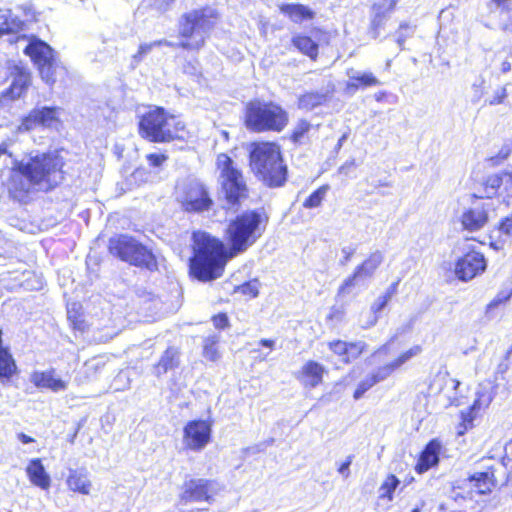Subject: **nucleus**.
I'll return each mask as SVG.
<instances>
[{"mask_svg": "<svg viewBox=\"0 0 512 512\" xmlns=\"http://www.w3.org/2000/svg\"><path fill=\"white\" fill-rule=\"evenodd\" d=\"M414 31H415L414 27H412L408 23L404 22V23L400 24L399 29L396 33V42H397L400 50L404 49V43H405L406 39L412 37V35L414 34Z\"/></svg>", "mask_w": 512, "mask_h": 512, "instance_id": "nucleus-42", "label": "nucleus"}, {"mask_svg": "<svg viewBox=\"0 0 512 512\" xmlns=\"http://www.w3.org/2000/svg\"><path fill=\"white\" fill-rule=\"evenodd\" d=\"M346 139V135H343L339 140H338V147H341L343 142L345 141Z\"/></svg>", "mask_w": 512, "mask_h": 512, "instance_id": "nucleus-64", "label": "nucleus"}, {"mask_svg": "<svg viewBox=\"0 0 512 512\" xmlns=\"http://www.w3.org/2000/svg\"><path fill=\"white\" fill-rule=\"evenodd\" d=\"M161 43L162 42H158V40L150 43H141L138 51L132 56L131 66L133 68L137 67L140 62L153 51V49L161 47Z\"/></svg>", "mask_w": 512, "mask_h": 512, "instance_id": "nucleus-38", "label": "nucleus"}, {"mask_svg": "<svg viewBox=\"0 0 512 512\" xmlns=\"http://www.w3.org/2000/svg\"><path fill=\"white\" fill-rule=\"evenodd\" d=\"M66 483L71 491L83 495H89L92 488L89 472L86 468L69 469Z\"/></svg>", "mask_w": 512, "mask_h": 512, "instance_id": "nucleus-29", "label": "nucleus"}, {"mask_svg": "<svg viewBox=\"0 0 512 512\" xmlns=\"http://www.w3.org/2000/svg\"><path fill=\"white\" fill-rule=\"evenodd\" d=\"M6 153H8V150H7V144L2 143V144L0 145V155H2V154H6Z\"/></svg>", "mask_w": 512, "mask_h": 512, "instance_id": "nucleus-62", "label": "nucleus"}, {"mask_svg": "<svg viewBox=\"0 0 512 512\" xmlns=\"http://www.w3.org/2000/svg\"><path fill=\"white\" fill-rule=\"evenodd\" d=\"M267 218L259 210H247L232 219L226 235L229 255L222 242L206 232H194V256L190 260L191 275L201 282L222 276L229 258L245 252L264 233Z\"/></svg>", "mask_w": 512, "mask_h": 512, "instance_id": "nucleus-1", "label": "nucleus"}, {"mask_svg": "<svg viewBox=\"0 0 512 512\" xmlns=\"http://www.w3.org/2000/svg\"><path fill=\"white\" fill-rule=\"evenodd\" d=\"M216 12L212 8L193 10L184 14L179 24V34L183 40L174 43L166 39L158 42L162 46L183 48L186 50H199L205 44L206 38L215 25Z\"/></svg>", "mask_w": 512, "mask_h": 512, "instance_id": "nucleus-4", "label": "nucleus"}, {"mask_svg": "<svg viewBox=\"0 0 512 512\" xmlns=\"http://www.w3.org/2000/svg\"><path fill=\"white\" fill-rule=\"evenodd\" d=\"M324 372L323 365L310 360L302 366L297 378L305 387L315 388L322 382Z\"/></svg>", "mask_w": 512, "mask_h": 512, "instance_id": "nucleus-28", "label": "nucleus"}, {"mask_svg": "<svg viewBox=\"0 0 512 512\" xmlns=\"http://www.w3.org/2000/svg\"><path fill=\"white\" fill-rule=\"evenodd\" d=\"M168 159L164 153H150L146 155V160L151 167H161Z\"/></svg>", "mask_w": 512, "mask_h": 512, "instance_id": "nucleus-52", "label": "nucleus"}, {"mask_svg": "<svg viewBox=\"0 0 512 512\" xmlns=\"http://www.w3.org/2000/svg\"><path fill=\"white\" fill-rule=\"evenodd\" d=\"M325 101V95L317 92H309L299 98V108L312 110Z\"/></svg>", "mask_w": 512, "mask_h": 512, "instance_id": "nucleus-37", "label": "nucleus"}, {"mask_svg": "<svg viewBox=\"0 0 512 512\" xmlns=\"http://www.w3.org/2000/svg\"><path fill=\"white\" fill-rule=\"evenodd\" d=\"M60 108L43 106L34 108L30 113L23 118L19 125V131H31L37 127H51L52 124L58 121Z\"/></svg>", "mask_w": 512, "mask_h": 512, "instance_id": "nucleus-19", "label": "nucleus"}, {"mask_svg": "<svg viewBox=\"0 0 512 512\" xmlns=\"http://www.w3.org/2000/svg\"><path fill=\"white\" fill-rule=\"evenodd\" d=\"M352 459H353V456H351V455L348 456L347 460L344 463H342L338 469V472L345 477H348V475H349V467L352 463Z\"/></svg>", "mask_w": 512, "mask_h": 512, "instance_id": "nucleus-57", "label": "nucleus"}, {"mask_svg": "<svg viewBox=\"0 0 512 512\" xmlns=\"http://www.w3.org/2000/svg\"><path fill=\"white\" fill-rule=\"evenodd\" d=\"M491 3L499 11L503 25L512 19V0H491Z\"/></svg>", "mask_w": 512, "mask_h": 512, "instance_id": "nucleus-40", "label": "nucleus"}, {"mask_svg": "<svg viewBox=\"0 0 512 512\" xmlns=\"http://www.w3.org/2000/svg\"><path fill=\"white\" fill-rule=\"evenodd\" d=\"M17 438L19 441H21L23 444H29V443H32L34 442V439L28 435H26L25 433H18L17 435Z\"/></svg>", "mask_w": 512, "mask_h": 512, "instance_id": "nucleus-58", "label": "nucleus"}, {"mask_svg": "<svg viewBox=\"0 0 512 512\" xmlns=\"http://www.w3.org/2000/svg\"><path fill=\"white\" fill-rule=\"evenodd\" d=\"M329 185H322L318 189H316L303 203V207L312 209L317 208L321 205L323 199L325 198L327 192L329 191Z\"/></svg>", "mask_w": 512, "mask_h": 512, "instance_id": "nucleus-39", "label": "nucleus"}, {"mask_svg": "<svg viewBox=\"0 0 512 512\" xmlns=\"http://www.w3.org/2000/svg\"><path fill=\"white\" fill-rule=\"evenodd\" d=\"M395 370H397L393 363L390 362L384 366L379 367L375 372L372 373L376 381L379 383L388 378Z\"/></svg>", "mask_w": 512, "mask_h": 512, "instance_id": "nucleus-48", "label": "nucleus"}, {"mask_svg": "<svg viewBox=\"0 0 512 512\" xmlns=\"http://www.w3.org/2000/svg\"><path fill=\"white\" fill-rule=\"evenodd\" d=\"M510 298V295L499 294L495 299H493L487 306V313H490L494 308H496L501 303L507 301Z\"/></svg>", "mask_w": 512, "mask_h": 512, "instance_id": "nucleus-55", "label": "nucleus"}, {"mask_svg": "<svg viewBox=\"0 0 512 512\" xmlns=\"http://www.w3.org/2000/svg\"><path fill=\"white\" fill-rule=\"evenodd\" d=\"M312 125L306 120H300L294 126L290 140L296 145L306 144L308 141V132L310 131Z\"/></svg>", "mask_w": 512, "mask_h": 512, "instance_id": "nucleus-35", "label": "nucleus"}, {"mask_svg": "<svg viewBox=\"0 0 512 512\" xmlns=\"http://www.w3.org/2000/svg\"><path fill=\"white\" fill-rule=\"evenodd\" d=\"M451 382L453 384V389L454 390H457L459 388L460 384H461L460 381H458L456 379H452Z\"/></svg>", "mask_w": 512, "mask_h": 512, "instance_id": "nucleus-63", "label": "nucleus"}, {"mask_svg": "<svg viewBox=\"0 0 512 512\" xmlns=\"http://www.w3.org/2000/svg\"><path fill=\"white\" fill-rule=\"evenodd\" d=\"M383 260L384 255L381 251L376 250L372 252L362 264L355 268L354 273L344 280L342 285L339 287L338 294H349L357 283L364 279L371 278Z\"/></svg>", "mask_w": 512, "mask_h": 512, "instance_id": "nucleus-13", "label": "nucleus"}, {"mask_svg": "<svg viewBox=\"0 0 512 512\" xmlns=\"http://www.w3.org/2000/svg\"><path fill=\"white\" fill-rule=\"evenodd\" d=\"M288 123L287 112L273 102L254 100L246 105L245 124L254 132H280Z\"/></svg>", "mask_w": 512, "mask_h": 512, "instance_id": "nucleus-6", "label": "nucleus"}, {"mask_svg": "<svg viewBox=\"0 0 512 512\" xmlns=\"http://www.w3.org/2000/svg\"><path fill=\"white\" fill-rule=\"evenodd\" d=\"M484 195L476 196L477 198H488L491 199L497 195L500 188L504 187V190L508 191V187L512 186V174L508 171H502L489 175L484 184Z\"/></svg>", "mask_w": 512, "mask_h": 512, "instance_id": "nucleus-27", "label": "nucleus"}, {"mask_svg": "<svg viewBox=\"0 0 512 512\" xmlns=\"http://www.w3.org/2000/svg\"><path fill=\"white\" fill-rule=\"evenodd\" d=\"M293 45L303 54L315 59L318 55V44L310 37L304 35H296L292 38Z\"/></svg>", "mask_w": 512, "mask_h": 512, "instance_id": "nucleus-34", "label": "nucleus"}, {"mask_svg": "<svg viewBox=\"0 0 512 512\" xmlns=\"http://www.w3.org/2000/svg\"><path fill=\"white\" fill-rule=\"evenodd\" d=\"M329 349L341 360L348 364L351 361L357 359L364 350V342H345L341 340H335L328 343Z\"/></svg>", "mask_w": 512, "mask_h": 512, "instance_id": "nucleus-24", "label": "nucleus"}, {"mask_svg": "<svg viewBox=\"0 0 512 512\" xmlns=\"http://www.w3.org/2000/svg\"><path fill=\"white\" fill-rule=\"evenodd\" d=\"M486 267L487 262L484 255L472 250L456 261L454 272L460 281L467 282L482 274Z\"/></svg>", "mask_w": 512, "mask_h": 512, "instance_id": "nucleus-15", "label": "nucleus"}, {"mask_svg": "<svg viewBox=\"0 0 512 512\" xmlns=\"http://www.w3.org/2000/svg\"><path fill=\"white\" fill-rule=\"evenodd\" d=\"M178 200L187 212L208 211L213 205L208 189L197 179L189 180L183 184L178 193Z\"/></svg>", "mask_w": 512, "mask_h": 512, "instance_id": "nucleus-10", "label": "nucleus"}, {"mask_svg": "<svg viewBox=\"0 0 512 512\" xmlns=\"http://www.w3.org/2000/svg\"><path fill=\"white\" fill-rule=\"evenodd\" d=\"M279 9L281 13L287 15L294 23L311 20L315 16V12L309 7L298 3L281 4Z\"/></svg>", "mask_w": 512, "mask_h": 512, "instance_id": "nucleus-32", "label": "nucleus"}, {"mask_svg": "<svg viewBox=\"0 0 512 512\" xmlns=\"http://www.w3.org/2000/svg\"><path fill=\"white\" fill-rule=\"evenodd\" d=\"M183 131L184 124L159 107L149 110L139 122L141 136L152 142H169L183 138Z\"/></svg>", "mask_w": 512, "mask_h": 512, "instance_id": "nucleus-5", "label": "nucleus"}, {"mask_svg": "<svg viewBox=\"0 0 512 512\" xmlns=\"http://www.w3.org/2000/svg\"><path fill=\"white\" fill-rule=\"evenodd\" d=\"M355 166V160L352 159L350 161H346L341 167H340V172H343L345 169H348L350 167H353Z\"/></svg>", "mask_w": 512, "mask_h": 512, "instance_id": "nucleus-60", "label": "nucleus"}, {"mask_svg": "<svg viewBox=\"0 0 512 512\" xmlns=\"http://www.w3.org/2000/svg\"><path fill=\"white\" fill-rule=\"evenodd\" d=\"M508 93L506 86L498 87L493 95L487 99H485L484 104L489 106H496L502 104L504 100L507 98Z\"/></svg>", "mask_w": 512, "mask_h": 512, "instance_id": "nucleus-47", "label": "nucleus"}, {"mask_svg": "<svg viewBox=\"0 0 512 512\" xmlns=\"http://www.w3.org/2000/svg\"><path fill=\"white\" fill-rule=\"evenodd\" d=\"M24 22L18 17L13 16L11 11L7 10L0 14V36L8 35V42L18 43L25 40V35L20 33L24 29Z\"/></svg>", "mask_w": 512, "mask_h": 512, "instance_id": "nucleus-23", "label": "nucleus"}, {"mask_svg": "<svg viewBox=\"0 0 512 512\" xmlns=\"http://www.w3.org/2000/svg\"><path fill=\"white\" fill-rule=\"evenodd\" d=\"M441 448V442L438 439L428 442L415 466L417 473L422 474L438 464Z\"/></svg>", "mask_w": 512, "mask_h": 512, "instance_id": "nucleus-26", "label": "nucleus"}, {"mask_svg": "<svg viewBox=\"0 0 512 512\" xmlns=\"http://www.w3.org/2000/svg\"><path fill=\"white\" fill-rule=\"evenodd\" d=\"M348 81L345 84V92L354 95L358 90L380 86L381 81L370 71H361L354 68L347 70Z\"/></svg>", "mask_w": 512, "mask_h": 512, "instance_id": "nucleus-21", "label": "nucleus"}, {"mask_svg": "<svg viewBox=\"0 0 512 512\" xmlns=\"http://www.w3.org/2000/svg\"><path fill=\"white\" fill-rule=\"evenodd\" d=\"M493 400V394L488 386L479 385L473 404L465 411H461L462 423L458 427L457 434L463 435L472 426L477 413L487 408Z\"/></svg>", "mask_w": 512, "mask_h": 512, "instance_id": "nucleus-18", "label": "nucleus"}, {"mask_svg": "<svg viewBox=\"0 0 512 512\" xmlns=\"http://www.w3.org/2000/svg\"><path fill=\"white\" fill-rule=\"evenodd\" d=\"M484 83H485L484 78L480 77L477 81H475L472 84L471 89L473 91V94H472L471 102L473 104H477L481 100V98L483 97V95H484Z\"/></svg>", "mask_w": 512, "mask_h": 512, "instance_id": "nucleus-50", "label": "nucleus"}, {"mask_svg": "<svg viewBox=\"0 0 512 512\" xmlns=\"http://www.w3.org/2000/svg\"><path fill=\"white\" fill-rule=\"evenodd\" d=\"M222 489V485L215 480L204 478L190 479L183 484L180 501L184 504L201 501L212 503L214 497Z\"/></svg>", "mask_w": 512, "mask_h": 512, "instance_id": "nucleus-11", "label": "nucleus"}, {"mask_svg": "<svg viewBox=\"0 0 512 512\" xmlns=\"http://www.w3.org/2000/svg\"><path fill=\"white\" fill-rule=\"evenodd\" d=\"M216 167L219 172L218 182L221 193L229 205H236L248 194V188L242 171L227 154L217 156Z\"/></svg>", "mask_w": 512, "mask_h": 512, "instance_id": "nucleus-7", "label": "nucleus"}, {"mask_svg": "<svg viewBox=\"0 0 512 512\" xmlns=\"http://www.w3.org/2000/svg\"><path fill=\"white\" fill-rule=\"evenodd\" d=\"M30 382L38 389H48L54 393L63 392L68 388V381L56 376L54 369L35 370L30 374Z\"/></svg>", "mask_w": 512, "mask_h": 512, "instance_id": "nucleus-22", "label": "nucleus"}, {"mask_svg": "<svg viewBox=\"0 0 512 512\" xmlns=\"http://www.w3.org/2000/svg\"><path fill=\"white\" fill-rule=\"evenodd\" d=\"M249 164L255 177L267 187H281L287 180V166L280 146L274 142L252 143Z\"/></svg>", "mask_w": 512, "mask_h": 512, "instance_id": "nucleus-3", "label": "nucleus"}, {"mask_svg": "<svg viewBox=\"0 0 512 512\" xmlns=\"http://www.w3.org/2000/svg\"><path fill=\"white\" fill-rule=\"evenodd\" d=\"M16 362L9 347H5L2 341V330L0 329V379L2 382L9 381L17 373Z\"/></svg>", "mask_w": 512, "mask_h": 512, "instance_id": "nucleus-31", "label": "nucleus"}, {"mask_svg": "<svg viewBox=\"0 0 512 512\" xmlns=\"http://www.w3.org/2000/svg\"><path fill=\"white\" fill-rule=\"evenodd\" d=\"M109 251L112 255L131 265L149 271L158 269L157 260L152 251L132 236L118 235L110 238Z\"/></svg>", "mask_w": 512, "mask_h": 512, "instance_id": "nucleus-8", "label": "nucleus"}, {"mask_svg": "<svg viewBox=\"0 0 512 512\" xmlns=\"http://www.w3.org/2000/svg\"><path fill=\"white\" fill-rule=\"evenodd\" d=\"M399 485L400 480L395 475H388L378 489L379 498L392 501L393 493Z\"/></svg>", "mask_w": 512, "mask_h": 512, "instance_id": "nucleus-36", "label": "nucleus"}, {"mask_svg": "<svg viewBox=\"0 0 512 512\" xmlns=\"http://www.w3.org/2000/svg\"><path fill=\"white\" fill-rule=\"evenodd\" d=\"M26 473L31 483L35 486L44 490L50 487L51 479L49 474L46 472L41 459L35 458L30 460L26 468Z\"/></svg>", "mask_w": 512, "mask_h": 512, "instance_id": "nucleus-30", "label": "nucleus"}, {"mask_svg": "<svg viewBox=\"0 0 512 512\" xmlns=\"http://www.w3.org/2000/svg\"><path fill=\"white\" fill-rule=\"evenodd\" d=\"M495 61L498 63L497 68L502 74H507L512 69V55L503 56L502 52L495 53Z\"/></svg>", "mask_w": 512, "mask_h": 512, "instance_id": "nucleus-46", "label": "nucleus"}, {"mask_svg": "<svg viewBox=\"0 0 512 512\" xmlns=\"http://www.w3.org/2000/svg\"><path fill=\"white\" fill-rule=\"evenodd\" d=\"M493 209L494 204L491 200L474 203L461 215L463 229L469 232L479 231L488 222L489 212Z\"/></svg>", "mask_w": 512, "mask_h": 512, "instance_id": "nucleus-16", "label": "nucleus"}, {"mask_svg": "<svg viewBox=\"0 0 512 512\" xmlns=\"http://www.w3.org/2000/svg\"><path fill=\"white\" fill-rule=\"evenodd\" d=\"M356 249L352 246H346L341 249V253L343 254V259L340 261L341 265H346L352 258Z\"/></svg>", "mask_w": 512, "mask_h": 512, "instance_id": "nucleus-56", "label": "nucleus"}, {"mask_svg": "<svg viewBox=\"0 0 512 512\" xmlns=\"http://www.w3.org/2000/svg\"><path fill=\"white\" fill-rule=\"evenodd\" d=\"M422 351L421 346L415 345L409 350L403 352L401 355L398 356L394 361H392L394 367L396 369H399L402 365H404L406 362H408L413 357L419 355Z\"/></svg>", "mask_w": 512, "mask_h": 512, "instance_id": "nucleus-44", "label": "nucleus"}, {"mask_svg": "<svg viewBox=\"0 0 512 512\" xmlns=\"http://www.w3.org/2000/svg\"><path fill=\"white\" fill-rule=\"evenodd\" d=\"M11 74L14 76L11 85L0 94V107H6L10 102L20 98L30 85V73L22 66H14Z\"/></svg>", "mask_w": 512, "mask_h": 512, "instance_id": "nucleus-17", "label": "nucleus"}, {"mask_svg": "<svg viewBox=\"0 0 512 512\" xmlns=\"http://www.w3.org/2000/svg\"><path fill=\"white\" fill-rule=\"evenodd\" d=\"M180 365V351L174 346L168 347L152 366L151 373L157 378L175 370Z\"/></svg>", "mask_w": 512, "mask_h": 512, "instance_id": "nucleus-25", "label": "nucleus"}, {"mask_svg": "<svg viewBox=\"0 0 512 512\" xmlns=\"http://www.w3.org/2000/svg\"><path fill=\"white\" fill-rule=\"evenodd\" d=\"M422 351L421 346L415 345L409 350L403 352L401 355L398 356L394 361H392L394 367L396 369H399L402 365H404L406 362H408L413 357L419 355Z\"/></svg>", "mask_w": 512, "mask_h": 512, "instance_id": "nucleus-43", "label": "nucleus"}, {"mask_svg": "<svg viewBox=\"0 0 512 512\" xmlns=\"http://www.w3.org/2000/svg\"><path fill=\"white\" fill-rule=\"evenodd\" d=\"M397 0H379L371 8L369 33L376 39L384 31Z\"/></svg>", "mask_w": 512, "mask_h": 512, "instance_id": "nucleus-20", "label": "nucleus"}, {"mask_svg": "<svg viewBox=\"0 0 512 512\" xmlns=\"http://www.w3.org/2000/svg\"><path fill=\"white\" fill-rule=\"evenodd\" d=\"M212 427L206 420L189 421L183 429V443L192 451H201L210 442Z\"/></svg>", "mask_w": 512, "mask_h": 512, "instance_id": "nucleus-12", "label": "nucleus"}, {"mask_svg": "<svg viewBox=\"0 0 512 512\" xmlns=\"http://www.w3.org/2000/svg\"><path fill=\"white\" fill-rule=\"evenodd\" d=\"M499 231L505 235H512V214L502 220Z\"/></svg>", "mask_w": 512, "mask_h": 512, "instance_id": "nucleus-54", "label": "nucleus"}, {"mask_svg": "<svg viewBox=\"0 0 512 512\" xmlns=\"http://www.w3.org/2000/svg\"><path fill=\"white\" fill-rule=\"evenodd\" d=\"M25 54L37 65L41 78L49 85H53L57 77L62 75L64 68L55 58L54 50L44 41L34 38L24 48Z\"/></svg>", "mask_w": 512, "mask_h": 512, "instance_id": "nucleus-9", "label": "nucleus"}, {"mask_svg": "<svg viewBox=\"0 0 512 512\" xmlns=\"http://www.w3.org/2000/svg\"><path fill=\"white\" fill-rule=\"evenodd\" d=\"M204 357L210 361H216L219 358V353L216 348V341L207 339L203 351Z\"/></svg>", "mask_w": 512, "mask_h": 512, "instance_id": "nucleus-51", "label": "nucleus"}, {"mask_svg": "<svg viewBox=\"0 0 512 512\" xmlns=\"http://www.w3.org/2000/svg\"><path fill=\"white\" fill-rule=\"evenodd\" d=\"M239 292L250 297H256L259 293V282L257 280L248 281L238 287Z\"/></svg>", "mask_w": 512, "mask_h": 512, "instance_id": "nucleus-49", "label": "nucleus"}, {"mask_svg": "<svg viewBox=\"0 0 512 512\" xmlns=\"http://www.w3.org/2000/svg\"><path fill=\"white\" fill-rule=\"evenodd\" d=\"M174 0H143L142 4L138 8L140 9H146L147 7L153 8L156 12L162 13L168 9L170 4Z\"/></svg>", "mask_w": 512, "mask_h": 512, "instance_id": "nucleus-45", "label": "nucleus"}, {"mask_svg": "<svg viewBox=\"0 0 512 512\" xmlns=\"http://www.w3.org/2000/svg\"><path fill=\"white\" fill-rule=\"evenodd\" d=\"M259 343H260V345H262L264 347H268L270 349H272L275 345V341L271 340V339H261Z\"/></svg>", "mask_w": 512, "mask_h": 512, "instance_id": "nucleus-59", "label": "nucleus"}, {"mask_svg": "<svg viewBox=\"0 0 512 512\" xmlns=\"http://www.w3.org/2000/svg\"><path fill=\"white\" fill-rule=\"evenodd\" d=\"M378 382L372 375V373L368 376H366L363 380L359 382L357 385L356 390L354 391L353 397L355 400H359L363 397V395L371 389L374 385H376Z\"/></svg>", "mask_w": 512, "mask_h": 512, "instance_id": "nucleus-41", "label": "nucleus"}, {"mask_svg": "<svg viewBox=\"0 0 512 512\" xmlns=\"http://www.w3.org/2000/svg\"><path fill=\"white\" fill-rule=\"evenodd\" d=\"M213 324L217 329H224L228 326L229 320L226 314L220 313L213 317Z\"/></svg>", "mask_w": 512, "mask_h": 512, "instance_id": "nucleus-53", "label": "nucleus"}, {"mask_svg": "<svg viewBox=\"0 0 512 512\" xmlns=\"http://www.w3.org/2000/svg\"><path fill=\"white\" fill-rule=\"evenodd\" d=\"M63 166V158L51 152L15 159L10 171L9 189L17 197L49 192L63 182Z\"/></svg>", "mask_w": 512, "mask_h": 512, "instance_id": "nucleus-2", "label": "nucleus"}, {"mask_svg": "<svg viewBox=\"0 0 512 512\" xmlns=\"http://www.w3.org/2000/svg\"><path fill=\"white\" fill-rule=\"evenodd\" d=\"M503 29L506 31H512V18L504 24Z\"/></svg>", "mask_w": 512, "mask_h": 512, "instance_id": "nucleus-61", "label": "nucleus"}, {"mask_svg": "<svg viewBox=\"0 0 512 512\" xmlns=\"http://www.w3.org/2000/svg\"><path fill=\"white\" fill-rule=\"evenodd\" d=\"M397 283L392 284L387 291L379 296L375 302L372 304L368 320L363 324V328H370L374 326L378 321V313H380L388 304V302L391 300L392 296L394 295L396 291Z\"/></svg>", "mask_w": 512, "mask_h": 512, "instance_id": "nucleus-33", "label": "nucleus"}, {"mask_svg": "<svg viewBox=\"0 0 512 512\" xmlns=\"http://www.w3.org/2000/svg\"><path fill=\"white\" fill-rule=\"evenodd\" d=\"M469 481L477 489L479 494L491 492L497 485H504L508 482L503 463L489 466L485 471L475 472L469 477Z\"/></svg>", "mask_w": 512, "mask_h": 512, "instance_id": "nucleus-14", "label": "nucleus"}]
</instances>
